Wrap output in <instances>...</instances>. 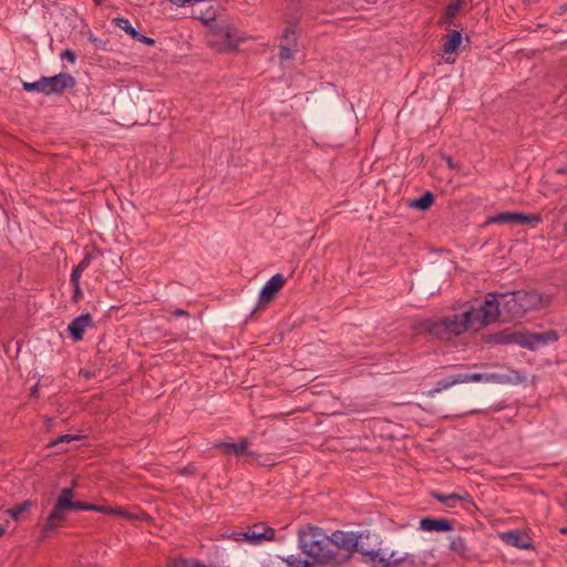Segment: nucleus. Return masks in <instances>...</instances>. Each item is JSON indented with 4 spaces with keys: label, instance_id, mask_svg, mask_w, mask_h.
I'll return each mask as SVG.
<instances>
[{
    "label": "nucleus",
    "instance_id": "f03ea898",
    "mask_svg": "<svg viewBox=\"0 0 567 567\" xmlns=\"http://www.w3.org/2000/svg\"><path fill=\"white\" fill-rule=\"evenodd\" d=\"M498 297L503 298V322L523 318L529 311L547 308L553 300L551 295L536 289L508 291L499 293Z\"/></svg>",
    "mask_w": 567,
    "mask_h": 567
},
{
    "label": "nucleus",
    "instance_id": "13d9d810",
    "mask_svg": "<svg viewBox=\"0 0 567 567\" xmlns=\"http://www.w3.org/2000/svg\"><path fill=\"white\" fill-rule=\"evenodd\" d=\"M6 528L0 525V538L4 535Z\"/></svg>",
    "mask_w": 567,
    "mask_h": 567
},
{
    "label": "nucleus",
    "instance_id": "864d4df0",
    "mask_svg": "<svg viewBox=\"0 0 567 567\" xmlns=\"http://www.w3.org/2000/svg\"><path fill=\"white\" fill-rule=\"evenodd\" d=\"M73 269L79 271V272H81V274H83V271L85 270V268L82 265H80V264L74 266Z\"/></svg>",
    "mask_w": 567,
    "mask_h": 567
},
{
    "label": "nucleus",
    "instance_id": "f257e3e1",
    "mask_svg": "<svg viewBox=\"0 0 567 567\" xmlns=\"http://www.w3.org/2000/svg\"><path fill=\"white\" fill-rule=\"evenodd\" d=\"M298 544L315 566L342 567L349 563V554L337 553L330 536L317 525H302L298 529Z\"/></svg>",
    "mask_w": 567,
    "mask_h": 567
},
{
    "label": "nucleus",
    "instance_id": "3c124183",
    "mask_svg": "<svg viewBox=\"0 0 567 567\" xmlns=\"http://www.w3.org/2000/svg\"><path fill=\"white\" fill-rule=\"evenodd\" d=\"M555 173L557 175H566L567 174V163L565 165H561L555 169Z\"/></svg>",
    "mask_w": 567,
    "mask_h": 567
},
{
    "label": "nucleus",
    "instance_id": "ea45409f",
    "mask_svg": "<svg viewBox=\"0 0 567 567\" xmlns=\"http://www.w3.org/2000/svg\"><path fill=\"white\" fill-rule=\"evenodd\" d=\"M61 59L62 60H66L69 61L70 63H74L76 61V54L73 50L71 49H65L61 52L60 54Z\"/></svg>",
    "mask_w": 567,
    "mask_h": 567
},
{
    "label": "nucleus",
    "instance_id": "7ed1b4c3",
    "mask_svg": "<svg viewBox=\"0 0 567 567\" xmlns=\"http://www.w3.org/2000/svg\"><path fill=\"white\" fill-rule=\"evenodd\" d=\"M76 482L73 481L71 487L61 489L52 511L49 513L45 523L41 528V539L51 537L63 525L69 512L73 511V498L75 496L74 486Z\"/></svg>",
    "mask_w": 567,
    "mask_h": 567
},
{
    "label": "nucleus",
    "instance_id": "4c0bfd02",
    "mask_svg": "<svg viewBox=\"0 0 567 567\" xmlns=\"http://www.w3.org/2000/svg\"><path fill=\"white\" fill-rule=\"evenodd\" d=\"M94 252H96L97 255L102 254L101 249L94 246L93 251L86 252L84 255L83 259L79 264L82 265L86 269L90 266L91 261L95 258Z\"/></svg>",
    "mask_w": 567,
    "mask_h": 567
},
{
    "label": "nucleus",
    "instance_id": "bb28decb",
    "mask_svg": "<svg viewBox=\"0 0 567 567\" xmlns=\"http://www.w3.org/2000/svg\"><path fill=\"white\" fill-rule=\"evenodd\" d=\"M192 13L194 18L200 20L205 25H213V22L216 21V12L212 7L206 10L193 7Z\"/></svg>",
    "mask_w": 567,
    "mask_h": 567
},
{
    "label": "nucleus",
    "instance_id": "5701e85b",
    "mask_svg": "<svg viewBox=\"0 0 567 567\" xmlns=\"http://www.w3.org/2000/svg\"><path fill=\"white\" fill-rule=\"evenodd\" d=\"M457 377L460 379V383L482 381L506 383L509 381L508 377L498 373H458Z\"/></svg>",
    "mask_w": 567,
    "mask_h": 567
},
{
    "label": "nucleus",
    "instance_id": "f8f14e48",
    "mask_svg": "<svg viewBox=\"0 0 567 567\" xmlns=\"http://www.w3.org/2000/svg\"><path fill=\"white\" fill-rule=\"evenodd\" d=\"M481 323L489 324L495 321H503V298H497L495 293H488L486 299L480 305Z\"/></svg>",
    "mask_w": 567,
    "mask_h": 567
},
{
    "label": "nucleus",
    "instance_id": "052dcab7",
    "mask_svg": "<svg viewBox=\"0 0 567 567\" xmlns=\"http://www.w3.org/2000/svg\"><path fill=\"white\" fill-rule=\"evenodd\" d=\"M95 4H101L104 0H93Z\"/></svg>",
    "mask_w": 567,
    "mask_h": 567
},
{
    "label": "nucleus",
    "instance_id": "0eeeda50",
    "mask_svg": "<svg viewBox=\"0 0 567 567\" xmlns=\"http://www.w3.org/2000/svg\"><path fill=\"white\" fill-rule=\"evenodd\" d=\"M360 550L355 553L361 554V561L370 564L372 567H401L406 564L410 567L415 565V556L405 553L403 557H396V551L392 550L389 557L380 555V549H365L362 542L359 544Z\"/></svg>",
    "mask_w": 567,
    "mask_h": 567
},
{
    "label": "nucleus",
    "instance_id": "412c9836",
    "mask_svg": "<svg viewBox=\"0 0 567 567\" xmlns=\"http://www.w3.org/2000/svg\"><path fill=\"white\" fill-rule=\"evenodd\" d=\"M93 326V319L90 313H82L74 318L68 326V331L74 342L83 339L85 329Z\"/></svg>",
    "mask_w": 567,
    "mask_h": 567
},
{
    "label": "nucleus",
    "instance_id": "9b49d317",
    "mask_svg": "<svg viewBox=\"0 0 567 567\" xmlns=\"http://www.w3.org/2000/svg\"><path fill=\"white\" fill-rule=\"evenodd\" d=\"M287 281V278L282 274L274 275L259 292V300L255 308L251 310L249 317H252L259 310L265 309L282 289Z\"/></svg>",
    "mask_w": 567,
    "mask_h": 567
},
{
    "label": "nucleus",
    "instance_id": "9d476101",
    "mask_svg": "<svg viewBox=\"0 0 567 567\" xmlns=\"http://www.w3.org/2000/svg\"><path fill=\"white\" fill-rule=\"evenodd\" d=\"M333 548L337 553L349 554V561L357 550H360L359 544L364 536L363 532L337 529L330 535Z\"/></svg>",
    "mask_w": 567,
    "mask_h": 567
},
{
    "label": "nucleus",
    "instance_id": "37998d69",
    "mask_svg": "<svg viewBox=\"0 0 567 567\" xmlns=\"http://www.w3.org/2000/svg\"><path fill=\"white\" fill-rule=\"evenodd\" d=\"M83 297V292L80 285H73V293H72V301L74 303H78L79 300Z\"/></svg>",
    "mask_w": 567,
    "mask_h": 567
},
{
    "label": "nucleus",
    "instance_id": "423d86ee",
    "mask_svg": "<svg viewBox=\"0 0 567 567\" xmlns=\"http://www.w3.org/2000/svg\"><path fill=\"white\" fill-rule=\"evenodd\" d=\"M75 85L74 76L66 72H60L53 76H41L34 82H22L25 92H41L47 95L61 93L66 89H73Z\"/></svg>",
    "mask_w": 567,
    "mask_h": 567
},
{
    "label": "nucleus",
    "instance_id": "2eb2a0df",
    "mask_svg": "<svg viewBox=\"0 0 567 567\" xmlns=\"http://www.w3.org/2000/svg\"><path fill=\"white\" fill-rule=\"evenodd\" d=\"M523 330L505 328L494 333H483L481 341L485 344H518L522 347Z\"/></svg>",
    "mask_w": 567,
    "mask_h": 567
},
{
    "label": "nucleus",
    "instance_id": "4be33fe9",
    "mask_svg": "<svg viewBox=\"0 0 567 567\" xmlns=\"http://www.w3.org/2000/svg\"><path fill=\"white\" fill-rule=\"evenodd\" d=\"M103 514L118 516L127 520L148 522L152 519V517L142 509H138L137 512L133 513L126 509L125 507L121 506L104 505Z\"/></svg>",
    "mask_w": 567,
    "mask_h": 567
},
{
    "label": "nucleus",
    "instance_id": "393cba45",
    "mask_svg": "<svg viewBox=\"0 0 567 567\" xmlns=\"http://www.w3.org/2000/svg\"><path fill=\"white\" fill-rule=\"evenodd\" d=\"M434 202L435 195L432 192L426 190L421 196L410 199L409 207L420 212H426L434 205Z\"/></svg>",
    "mask_w": 567,
    "mask_h": 567
},
{
    "label": "nucleus",
    "instance_id": "c9c22d12",
    "mask_svg": "<svg viewBox=\"0 0 567 567\" xmlns=\"http://www.w3.org/2000/svg\"><path fill=\"white\" fill-rule=\"evenodd\" d=\"M84 437L85 436H83V435L63 434V435H60L56 440L52 441L49 444V446H54L60 443H70L73 441H80V440H83Z\"/></svg>",
    "mask_w": 567,
    "mask_h": 567
},
{
    "label": "nucleus",
    "instance_id": "c756f323",
    "mask_svg": "<svg viewBox=\"0 0 567 567\" xmlns=\"http://www.w3.org/2000/svg\"><path fill=\"white\" fill-rule=\"evenodd\" d=\"M33 503L31 501H23L14 505L13 507L7 509V513L11 516L12 519L19 520L21 515L28 512L32 507Z\"/></svg>",
    "mask_w": 567,
    "mask_h": 567
},
{
    "label": "nucleus",
    "instance_id": "bf43d9fd",
    "mask_svg": "<svg viewBox=\"0 0 567 567\" xmlns=\"http://www.w3.org/2000/svg\"><path fill=\"white\" fill-rule=\"evenodd\" d=\"M525 3H535L537 0H523Z\"/></svg>",
    "mask_w": 567,
    "mask_h": 567
},
{
    "label": "nucleus",
    "instance_id": "de8ad7c7",
    "mask_svg": "<svg viewBox=\"0 0 567 567\" xmlns=\"http://www.w3.org/2000/svg\"><path fill=\"white\" fill-rule=\"evenodd\" d=\"M181 473L183 475H195L196 473V466L194 464H188L187 466H185Z\"/></svg>",
    "mask_w": 567,
    "mask_h": 567
},
{
    "label": "nucleus",
    "instance_id": "72a5a7b5",
    "mask_svg": "<svg viewBox=\"0 0 567 567\" xmlns=\"http://www.w3.org/2000/svg\"><path fill=\"white\" fill-rule=\"evenodd\" d=\"M286 563L290 567H315L311 558H308V557L301 558V557L291 555L286 559Z\"/></svg>",
    "mask_w": 567,
    "mask_h": 567
},
{
    "label": "nucleus",
    "instance_id": "a878e982",
    "mask_svg": "<svg viewBox=\"0 0 567 567\" xmlns=\"http://www.w3.org/2000/svg\"><path fill=\"white\" fill-rule=\"evenodd\" d=\"M299 22V18L296 16L293 18L286 19L287 27L284 29L281 34V39L286 42L285 44L297 47L296 28Z\"/></svg>",
    "mask_w": 567,
    "mask_h": 567
},
{
    "label": "nucleus",
    "instance_id": "a211bd4d",
    "mask_svg": "<svg viewBox=\"0 0 567 567\" xmlns=\"http://www.w3.org/2000/svg\"><path fill=\"white\" fill-rule=\"evenodd\" d=\"M454 317H457V326H460L461 334L468 329L477 331L486 326L481 323V312H478V307H471L463 313H455Z\"/></svg>",
    "mask_w": 567,
    "mask_h": 567
},
{
    "label": "nucleus",
    "instance_id": "680f3d73",
    "mask_svg": "<svg viewBox=\"0 0 567 567\" xmlns=\"http://www.w3.org/2000/svg\"><path fill=\"white\" fill-rule=\"evenodd\" d=\"M564 233L567 235V221L564 224Z\"/></svg>",
    "mask_w": 567,
    "mask_h": 567
},
{
    "label": "nucleus",
    "instance_id": "c85d7f7f",
    "mask_svg": "<svg viewBox=\"0 0 567 567\" xmlns=\"http://www.w3.org/2000/svg\"><path fill=\"white\" fill-rule=\"evenodd\" d=\"M112 24L114 27H117V28L122 29L132 39H134L138 34V31L134 27H132V24L130 23L128 19H126L124 17H116V18H114L112 20Z\"/></svg>",
    "mask_w": 567,
    "mask_h": 567
},
{
    "label": "nucleus",
    "instance_id": "20e7f679",
    "mask_svg": "<svg viewBox=\"0 0 567 567\" xmlns=\"http://www.w3.org/2000/svg\"><path fill=\"white\" fill-rule=\"evenodd\" d=\"M76 482L73 481L71 487L61 489L52 511L49 513L45 523L41 528V539L51 537L63 525L69 512L73 511V498L75 496L74 486Z\"/></svg>",
    "mask_w": 567,
    "mask_h": 567
},
{
    "label": "nucleus",
    "instance_id": "5fc2aeb1",
    "mask_svg": "<svg viewBox=\"0 0 567 567\" xmlns=\"http://www.w3.org/2000/svg\"><path fill=\"white\" fill-rule=\"evenodd\" d=\"M560 506L564 508L566 515H567V495H566V498L560 502Z\"/></svg>",
    "mask_w": 567,
    "mask_h": 567
},
{
    "label": "nucleus",
    "instance_id": "c03bdc74",
    "mask_svg": "<svg viewBox=\"0 0 567 567\" xmlns=\"http://www.w3.org/2000/svg\"><path fill=\"white\" fill-rule=\"evenodd\" d=\"M168 1L178 7H185L186 4L195 7L196 4H198V0H168Z\"/></svg>",
    "mask_w": 567,
    "mask_h": 567
},
{
    "label": "nucleus",
    "instance_id": "6e6d98bb",
    "mask_svg": "<svg viewBox=\"0 0 567 567\" xmlns=\"http://www.w3.org/2000/svg\"><path fill=\"white\" fill-rule=\"evenodd\" d=\"M566 10H567V4L560 6L558 14H564L566 12Z\"/></svg>",
    "mask_w": 567,
    "mask_h": 567
},
{
    "label": "nucleus",
    "instance_id": "8fccbe9b",
    "mask_svg": "<svg viewBox=\"0 0 567 567\" xmlns=\"http://www.w3.org/2000/svg\"><path fill=\"white\" fill-rule=\"evenodd\" d=\"M30 396L31 398H39L40 396V391H39V383L34 384L31 390H30Z\"/></svg>",
    "mask_w": 567,
    "mask_h": 567
},
{
    "label": "nucleus",
    "instance_id": "dca6fc26",
    "mask_svg": "<svg viewBox=\"0 0 567 567\" xmlns=\"http://www.w3.org/2000/svg\"><path fill=\"white\" fill-rule=\"evenodd\" d=\"M249 441L247 437H240L237 443L218 441L215 442L213 447L218 449L225 455H235L236 457L248 456L250 458H257L259 455L257 452L249 451Z\"/></svg>",
    "mask_w": 567,
    "mask_h": 567
},
{
    "label": "nucleus",
    "instance_id": "f3484780",
    "mask_svg": "<svg viewBox=\"0 0 567 567\" xmlns=\"http://www.w3.org/2000/svg\"><path fill=\"white\" fill-rule=\"evenodd\" d=\"M467 4V0H455L450 2L443 10L442 16L437 21V25L443 27H455L461 28L462 24L456 20V16L464 9Z\"/></svg>",
    "mask_w": 567,
    "mask_h": 567
},
{
    "label": "nucleus",
    "instance_id": "e433bc0d",
    "mask_svg": "<svg viewBox=\"0 0 567 567\" xmlns=\"http://www.w3.org/2000/svg\"><path fill=\"white\" fill-rule=\"evenodd\" d=\"M296 51V45L281 43L279 45V56L282 60L291 59L293 52Z\"/></svg>",
    "mask_w": 567,
    "mask_h": 567
},
{
    "label": "nucleus",
    "instance_id": "cd10ccee",
    "mask_svg": "<svg viewBox=\"0 0 567 567\" xmlns=\"http://www.w3.org/2000/svg\"><path fill=\"white\" fill-rule=\"evenodd\" d=\"M431 497L440 502L441 504L454 508L456 506V502H458L460 494H443L436 491L431 492Z\"/></svg>",
    "mask_w": 567,
    "mask_h": 567
},
{
    "label": "nucleus",
    "instance_id": "49530a36",
    "mask_svg": "<svg viewBox=\"0 0 567 567\" xmlns=\"http://www.w3.org/2000/svg\"><path fill=\"white\" fill-rule=\"evenodd\" d=\"M81 276L82 274L72 269V272H71V276H70V281L73 285H80V279H81Z\"/></svg>",
    "mask_w": 567,
    "mask_h": 567
},
{
    "label": "nucleus",
    "instance_id": "b1692460",
    "mask_svg": "<svg viewBox=\"0 0 567 567\" xmlns=\"http://www.w3.org/2000/svg\"><path fill=\"white\" fill-rule=\"evenodd\" d=\"M442 51L445 54L456 53L462 44V34L457 29L451 30L443 35Z\"/></svg>",
    "mask_w": 567,
    "mask_h": 567
},
{
    "label": "nucleus",
    "instance_id": "6ab92c4d",
    "mask_svg": "<svg viewBox=\"0 0 567 567\" xmlns=\"http://www.w3.org/2000/svg\"><path fill=\"white\" fill-rule=\"evenodd\" d=\"M455 520L445 517L426 516L420 520V529L424 532L445 533L454 529Z\"/></svg>",
    "mask_w": 567,
    "mask_h": 567
},
{
    "label": "nucleus",
    "instance_id": "f704fd0d",
    "mask_svg": "<svg viewBox=\"0 0 567 567\" xmlns=\"http://www.w3.org/2000/svg\"><path fill=\"white\" fill-rule=\"evenodd\" d=\"M288 17L293 18L295 16L300 19L301 9H302V0H286Z\"/></svg>",
    "mask_w": 567,
    "mask_h": 567
},
{
    "label": "nucleus",
    "instance_id": "ddd939ff",
    "mask_svg": "<svg viewBox=\"0 0 567 567\" xmlns=\"http://www.w3.org/2000/svg\"><path fill=\"white\" fill-rule=\"evenodd\" d=\"M542 221L540 214H525L518 212H503L486 219V225L489 224H515V225H529L538 224Z\"/></svg>",
    "mask_w": 567,
    "mask_h": 567
},
{
    "label": "nucleus",
    "instance_id": "58836bf2",
    "mask_svg": "<svg viewBox=\"0 0 567 567\" xmlns=\"http://www.w3.org/2000/svg\"><path fill=\"white\" fill-rule=\"evenodd\" d=\"M193 558H184L182 556L172 559L169 567H192Z\"/></svg>",
    "mask_w": 567,
    "mask_h": 567
},
{
    "label": "nucleus",
    "instance_id": "473e14b6",
    "mask_svg": "<svg viewBox=\"0 0 567 567\" xmlns=\"http://www.w3.org/2000/svg\"><path fill=\"white\" fill-rule=\"evenodd\" d=\"M450 549L464 555L467 549L465 539L460 535L451 537Z\"/></svg>",
    "mask_w": 567,
    "mask_h": 567
},
{
    "label": "nucleus",
    "instance_id": "e2e57ef3",
    "mask_svg": "<svg viewBox=\"0 0 567 567\" xmlns=\"http://www.w3.org/2000/svg\"><path fill=\"white\" fill-rule=\"evenodd\" d=\"M395 551H396V557H403V555L405 554V553L400 554L398 550H395Z\"/></svg>",
    "mask_w": 567,
    "mask_h": 567
},
{
    "label": "nucleus",
    "instance_id": "1a4fd4ad",
    "mask_svg": "<svg viewBox=\"0 0 567 567\" xmlns=\"http://www.w3.org/2000/svg\"><path fill=\"white\" fill-rule=\"evenodd\" d=\"M223 536L235 542H245L251 545H260L266 540H274L276 536V529L268 526L266 523H257L254 524L247 532H233L230 534H224Z\"/></svg>",
    "mask_w": 567,
    "mask_h": 567
},
{
    "label": "nucleus",
    "instance_id": "09e8293b",
    "mask_svg": "<svg viewBox=\"0 0 567 567\" xmlns=\"http://www.w3.org/2000/svg\"><path fill=\"white\" fill-rule=\"evenodd\" d=\"M172 316L174 318H177V317H189L190 313L187 311V310H184V309H181V308H177L175 309L173 312H172Z\"/></svg>",
    "mask_w": 567,
    "mask_h": 567
},
{
    "label": "nucleus",
    "instance_id": "a19ab883",
    "mask_svg": "<svg viewBox=\"0 0 567 567\" xmlns=\"http://www.w3.org/2000/svg\"><path fill=\"white\" fill-rule=\"evenodd\" d=\"M134 40L143 43V44H146V45H154L155 44V40L147 37V35H144L142 34L141 32H138L137 37L134 38Z\"/></svg>",
    "mask_w": 567,
    "mask_h": 567
},
{
    "label": "nucleus",
    "instance_id": "6e6552de",
    "mask_svg": "<svg viewBox=\"0 0 567 567\" xmlns=\"http://www.w3.org/2000/svg\"><path fill=\"white\" fill-rule=\"evenodd\" d=\"M214 35L216 40H210L212 47L219 52L234 53L238 51V44L246 40L245 34L231 24H215Z\"/></svg>",
    "mask_w": 567,
    "mask_h": 567
},
{
    "label": "nucleus",
    "instance_id": "4d7b16f0",
    "mask_svg": "<svg viewBox=\"0 0 567 567\" xmlns=\"http://www.w3.org/2000/svg\"><path fill=\"white\" fill-rule=\"evenodd\" d=\"M559 533H560L561 535H567V526H565V527H560V528H559Z\"/></svg>",
    "mask_w": 567,
    "mask_h": 567
},
{
    "label": "nucleus",
    "instance_id": "aec40b11",
    "mask_svg": "<svg viewBox=\"0 0 567 567\" xmlns=\"http://www.w3.org/2000/svg\"><path fill=\"white\" fill-rule=\"evenodd\" d=\"M501 538L518 549H534L532 538L519 529H512L501 534Z\"/></svg>",
    "mask_w": 567,
    "mask_h": 567
},
{
    "label": "nucleus",
    "instance_id": "79ce46f5",
    "mask_svg": "<svg viewBox=\"0 0 567 567\" xmlns=\"http://www.w3.org/2000/svg\"><path fill=\"white\" fill-rule=\"evenodd\" d=\"M441 158L445 162V164L447 165L449 168H451V169H457L458 168V165L454 162L452 156L442 153L441 154Z\"/></svg>",
    "mask_w": 567,
    "mask_h": 567
},
{
    "label": "nucleus",
    "instance_id": "4468645a",
    "mask_svg": "<svg viewBox=\"0 0 567 567\" xmlns=\"http://www.w3.org/2000/svg\"><path fill=\"white\" fill-rule=\"evenodd\" d=\"M559 338V332L555 329H549L543 332H530L523 329L522 348L535 351L539 347H544L549 342L558 341Z\"/></svg>",
    "mask_w": 567,
    "mask_h": 567
},
{
    "label": "nucleus",
    "instance_id": "2f4dec72",
    "mask_svg": "<svg viewBox=\"0 0 567 567\" xmlns=\"http://www.w3.org/2000/svg\"><path fill=\"white\" fill-rule=\"evenodd\" d=\"M73 511H91L103 514L104 505L73 499Z\"/></svg>",
    "mask_w": 567,
    "mask_h": 567
},
{
    "label": "nucleus",
    "instance_id": "7c9ffc66",
    "mask_svg": "<svg viewBox=\"0 0 567 567\" xmlns=\"http://www.w3.org/2000/svg\"><path fill=\"white\" fill-rule=\"evenodd\" d=\"M457 383H460V379H458L457 374L446 377V378L437 381L435 388L432 389L431 391H429V394H434V393L441 392L442 390L449 389L450 386L457 384Z\"/></svg>",
    "mask_w": 567,
    "mask_h": 567
},
{
    "label": "nucleus",
    "instance_id": "603ef678",
    "mask_svg": "<svg viewBox=\"0 0 567 567\" xmlns=\"http://www.w3.org/2000/svg\"><path fill=\"white\" fill-rule=\"evenodd\" d=\"M192 567H207L205 564H203L200 560L193 558Z\"/></svg>",
    "mask_w": 567,
    "mask_h": 567
},
{
    "label": "nucleus",
    "instance_id": "39448f33",
    "mask_svg": "<svg viewBox=\"0 0 567 567\" xmlns=\"http://www.w3.org/2000/svg\"><path fill=\"white\" fill-rule=\"evenodd\" d=\"M415 329L421 334L431 336L437 340H451L461 336L460 326H457V317L447 316L436 320H421Z\"/></svg>",
    "mask_w": 567,
    "mask_h": 567
},
{
    "label": "nucleus",
    "instance_id": "a18cd8bd",
    "mask_svg": "<svg viewBox=\"0 0 567 567\" xmlns=\"http://www.w3.org/2000/svg\"><path fill=\"white\" fill-rule=\"evenodd\" d=\"M458 502H465L467 503L470 506L474 507L477 509L472 496L468 494V493H465L463 495L460 494V498H458Z\"/></svg>",
    "mask_w": 567,
    "mask_h": 567
}]
</instances>
